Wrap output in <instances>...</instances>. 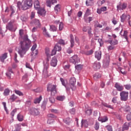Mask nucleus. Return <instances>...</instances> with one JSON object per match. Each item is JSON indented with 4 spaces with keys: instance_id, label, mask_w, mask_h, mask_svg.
Listing matches in <instances>:
<instances>
[{
    "instance_id": "obj_1",
    "label": "nucleus",
    "mask_w": 131,
    "mask_h": 131,
    "mask_svg": "<svg viewBox=\"0 0 131 131\" xmlns=\"http://www.w3.org/2000/svg\"><path fill=\"white\" fill-rule=\"evenodd\" d=\"M30 43L31 41L28 39V36L25 35L24 38V41L20 42V46L17 48L18 54H19L20 58H23L28 50L30 49Z\"/></svg>"
},
{
    "instance_id": "obj_2",
    "label": "nucleus",
    "mask_w": 131,
    "mask_h": 131,
    "mask_svg": "<svg viewBox=\"0 0 131 131\" xmlns=\"http://www.w3.org/2000/svg\"><path fill=\"white\" fill-rule=\"evenodd\" d=\"M32 0H23L22 3L21 2L17 3V7L18 9L25 11L30 9L32 7Z\"/></svg>"
},
{
    "instance_id": "obj_3",
    "label": "nucleus",
    "mask_w": 131,
    "mask_h": 131,
    "mask_svg": "<svg viewBox=\"0 0 131 131\" xmlns=\"http://www.w3.org/2000/svg\"><path fill=\"white\" fill-rule=\"evenodd\" d=\"M47 92H51V96H55L57 94V85L49 84L47 85Z\"/></svg>"
},
{
    "instance_id": "obj_4",
    "label": "nucleus",
    "mask_w": 131,
    "mask_h": 131,
    "mask_svg": "<svg viewBox=\"0 0 131 131\" xmlns=\"http://www.w3.org/2000/svg\"><path fill=\"white\" fill-rule=\"evenodd\" d=\"M70 62L75 65L80 62V59L77 55H75L70 58Z\"/></svg>"
},
{
    "instance_id": "obj_5",
    "label": "nucleus",
    "mask_w": 131,
    "mask_h": 131,
    "mask_svg": "<svg viewBox=\"0 0 131 131\" xmlns=\"http://www.w3.org/2000/svg\"><path fill=\"white\" fill-rule=\"evenodd\" d=\"M120 96L121 101H127L128 99V92L122 91L120 93Z\"/></svg>"
},
{
    "instance_id": "obj_6",
    "label": "nucleus",
    "mask_w": 131,
    "mask_h": 131,
    "mask_svg": "<svg viewBox=\"0 0 131 131\" xmlns=\"http://www.w3.org/2000/svg\"><path fill=\"white\" fill-rule=\"evenodd\" d=\"M48 68H49V63H46L44 65V69L43 70V76L45 78H47L50 76V74H49V72H48Z\"/></svg>"
},
{
    "instance_id": "obj_7",
    "label": "nucleus",
    "mask_w": 131,
    "mask_h": 131,
    "mask_svg": "<svg viewBox=\"0 0 131 131\" xmlns=\"http://www.w3.org/2000/svg\"><path fill=\"white\" fill-rule=\"evenodd\" d=\"M30 112L32 115L37 116V115H39L40 112H39V108H35V107L31 108Z\"/></svg>"
},
{
    "instance_id": "obj_8",
    "label": "nucleus",
    "mask_w": 131,
    "mask_h": 131,
    "mask_svg": "<svg viewBox=\"0 0 131 131\" xmlns=\"http://www.w3.org/2000/svg\"><path fill=\"white\" fill-rule=\"evenodd\" d=\"M126 7H127V4L126 3H119V5L117 6V11H119V10H125V9H126Z\"/></svg>"
},
{
    "instance_id": "obj_9",
    "label": "nucleus",
    "mask_w": 131,
    "mask_h": 131,
    "mask_svg": "<svg viewBox=\"0 0 131 131\" xmlns=\"http://www.w3.org/2000/svg\"><path fill=\"white\" fill-rule=\"evenodd\" d=\"M31 24H34L36 27H38V28H40L41 27V25L40 24V21L38 19H34L31 22Z\"/></svg>"
},
{
    "instance_id": "obj_10",
    "label": "nucleus",
    "mask_w": 131,
    "mask_h": 131,
    "mask_svg": "<svg viewBox=\"0 0 131 131\" xmlns=\"http://www.w3.org/2000/svg\"><path fill=\"white\" fill-rule=\"evenodd\" d=\"M126 18L128 19H130V15H126L125 13H123L121 16V22L122 23H124L125 22V20H126Z\"/></svg>"
},
{
    "instance_id": "obj_11",
    "label": "nucleus",
    "mask_w": 131,
    "mask_h": 131,
    "mask_svg": "<svg viewBox=\"0 0 131 131\" xmlns=\"http://www.w3.org/2000/svg\"><path fill=\"white\" fill-rule=\"evenodd\" d=\"M115 88L117 89L118 92H122V91H123V86L121 84H120L118 82H116L115 84Z\"/></svg>"
},
{
    "instance_id": "obj_12",
    "label": "nucleus",
    "mask_w": 131,
    "mask_h": 131,
    "mask_svg": "<svg viewBox=\"0 0 131 131\" xmlns=\"http://www.w3.org/2000/svg\"><path fill=\"white\" fill-rule=\"evenodd\" d=\"M122 32V29L120 31V34L122 37H124V38H125L126 41L128 42V37H127V34L128 33V32H127V31H124L123 34H121Z\"/></svg>"
},
{
    "instance_id": "obj_13",
    "label": "nucleus",
    "mask_w": 131,
    "mask_h": 131,
    "mask_svg": "<svg viewBox=\"0 0 131 131\" xmlns=\"http://www.w3.org/2000/svg\"><path fill=\"white\" fill-rule=\"evenodd\" d=\"M57 63H58L57 58L56 57H53L50 62L51 65L53 67H56L57 66Z\"/></svg>"
},
{
    "instance_id": "obj_14",
    "label": "nucleus",
    "mask_w": 131,
    "mask_h": 131,
    "mask_svg": "<svg viewBox=\"0 0 131 131\" xmlns=\"http://www.w3.org/2000/svg\"><path fill=\"white\" fill-rule=\"evenodd\" d=\"M95 57L98 61L101 60V58L102 57V52L100 51H97L95 52Z\"/></svg>"
},
{
    "instance_id": "obj_15",
    "label": "nucleus",
    "mask_w": 131,
    "mask_h": 131,
    "mask_svg": "<svg viewBox=\"0 0 131 131\" xmlns=\"http://www.w3.org/2000/svg\"><path fill=\"white\" fill-rule=\"evenodd\" d=\"M129 125H131V122L127 123L125 122L122 127L123 130H127L129 127Z\"/></svg>"
},
{
    "instance_id": "obj_16",
    "label": "nucleus",
    "mask_w": 131,
    "mask_h": 131,
    "mask_svg": "<svg viewBox=\"0 0 131 131\" xmlns=\"http://www.w3.org/2000/svg\"><path fill=\"white\" fill-rule=\"evenodd\" d=\"M37 13L38 14H39V15H40L41 16H46V13H47V11H46V10H45V9L40 8L38 10Z\"/></svg>"
},
{
    "instance_id": "obj_17",
    "label": "nucleus",
    "mask_w": 131,
    "mask_h": 131,
    "mask_svg": "<svg viewBox=\"0 0 131 131\" xmlns=\"http://www.w3.org/2000/svg\"><path fill=\"white\" fill-rule=\"evenodd\" d=\"M94 53V50H91L89 51H82V54L83 55H86V56H91Z\"/></svg>"
},
{
    "instance_id": "obj_18",
    "label": "nucleus",
    "mask_w": 131,
    "mask_h": 131,
    "mask_svg": "<svg viewBox=\"0 0 131 131\" xmlns=\"http://www.w3.org/2000/svg\"><path fill=\"white\" fill-rule=\"evenodd\" d=\"M106 11H107V7H101L100 9L98 8L97 13V14H99L100 15V14H102V12H105Z\"/></svg>"
},
{
    "instance_id": "obj_19",
    "label": "nucleus",
    "mask_w": 131,
    "mask_h": 131,
    "mask_svg": "<svg viewBox=\"0 0 131 131\" xmlns=\"http://www.w3.org/2000/svg\"><path fill=\"white\" fill-rule=\"evenodd\" d=\"M81 126H84V127L88 128V127H89V123L88 122V120H81Z\"/></svg>"
},
{
    "instance_id": "obj_20",
    "label": "nucleus",
    "mask_w": 131,
    "mask_h": 131,
    "mask_svg": "<svg viewBox=\"0 0 131 131\" xmlns=\"http://www.w3.org/2000/svg\"><path fill=\"white\" fill-rule=\"evenodd\" d=\"M93 68L95 70H98L101 68V63L100 62H94L93 64Z\"/></svg>"
},
{
    "instance_id": "obj_21",
    "label": "nucleus",
    "mask_w": 131,
    "mask_h": 131,
    "mask_svg": "<svg viewBox=\"0 0 131 131\" xmlns=\"http://www.w3.org/2000/svg\"><path fill=\"white\" fill-rule=\"evenodd\" d=\"M7 58H8V53H5L3 54L1 56H0V60L1 62H3L4 63V62H5V60H6Z\"/></svg>"
},
{
    "instance_id": "obj_22",
    "label": "nucleus",
    "mask_w": 131,
    "mask_h": 131,
    "mask_svg": "<svg viewBox=\"0 0 131 131\" xmlns=\"http://www.w3.org/2000/svg\"><path fill=\"white\" fill-rule=\"evenodd\" d=\"M6 28L10 31H12V30H13V28H14L13 23H12V21L9 22L6 26Z\"/></svg>"
},
{
    "instance_id": "obj_23",
    "label": "nucleus",
    "mask_w": 131,
    "mask_h": 131,
    "mask_svg": "<svg viewBox=\"0 0 131 131\" xmlns=\"http://www.w3.org/2000/svg\"><path fill=\"white\" fill-rule=\"evenodd\" d=\"M69 82L70 84H71L72 86H74V85H75V83H76V79H75L74 77H72L70 79Z\"/></svg>"
},
{
    "instance_id": "obj_24",
    "label": "nucleus",
    "mask_w": 131,
    "mask_h": 131,
    "mask_svg": "<svg viewBox=\"0 0 131 131\" xmlns=\"http://www.w3.org/2000/svg\"><path fill=\"white\" fill-rule=\"evenodd\" d=\"M107 42L108 43H110V45H112V46H116V45L118 44V40L116 39L108 40Z\"/></svg>"
},
{
    "instance_id": "obj_25",
    "label": "nucleus",
    "mask_w": 131,
    "mask_h": 131,
    "mask_svg": "<svg viewBox=\"0 0 131 131\" xmlns=\"http://www.w3.org/2000/svg\"><path fill=\"white\" fill-rule=\"evenodd\" d=\"M54 50H56L57 52H60V51H62V47H61V45L60 44L57 43L54 46Z\"/></svg>"
},
{
    "instance_id": "obj_26",
    "label": "nucleus",
    "mask_w": 131,
    "mask_h": 131,
    "mask_svg": "<svg viewBox=\"0 0 131 131\" xmlns=\"http://www.w3.org/2000/svg\"><path fill=\"white\" fill-rule=\"evenodd\" d=\"M70 37L71 41V48H73L74 47V38L73 37V35L71 34Z\"/></svg>"
},
{
    "instance_id": "obj_27",
    "label": "nucleus",
    "mask_w": 131,
    "mask_h": 131,
    "mask_svg": "<svg viewBox=\"0 0 131 131\" xmlns=\"http://www.w3.org/2000/svg\"><path fill=\"white\" fill-rule=\"evenodd\" d=\"M17 118L18 121H23V120H24V116H23L20 113L18 114Z\"/></svg>"
},
{
    "instance_id": "obj_28",
    "label": "nucleus",
    "mask_w": 131,
    "mask_h": 131,
    "mask_svg": "<svg viewBox=\"0 0 131 131\" xmlns=\"http://www.w3.org/2000/svg\"><path fill=\"white\" fill-rule=\"evenodd\" d=\"M98 120L101 122H106L108 121V117L107 116H104L102 118H99Z\"/></svg>"
},
{
    "instance_id": "obj_29",
    "label": "nucleus",
    "mask_w": 131,
    "mask_h": 131,
    "mask_svg": "<svg viewBox=\"0 0 131 131\" xmlns=\"http://www.w3.org/2000/svg\"><path fill=\"white\" fill-rule=\"evenodd\" d=\"M101 75L99 73H96L94 75V79L95 80H98L99 78H101Z\"/></svg>"
},
{
    "instance_id": "obj_30",
    "label": "nucleus",
    "mask_w": 131,
    "mask_h": 131,
    "mask_svg": "<svg viewBox=\"0 0 131 131\" xmlns=\"http://www.w3.org/2000/svg\"><path fill=\"white\" fill-rule=\"evenodd\" d=\"M34 6L36 10H37V9H39V2L38 0H35Z\"/></svg>"
},
{
    "instance_id": "obj_31",
    "label": "nucleus",
    "mask_w": 131,
    "mask_h": 131,
    "mask_svg": "<svg viewBox=\"0 0 131 131\" xmlns=\"http://www.w3.org/2000/svg\"><path fill=\"white\" fill-rule=\"evenodd\" d=\"M93 2H94V0H86L85 2L86 6L87 7L93 6V5H94V3H93Z\"/></svg>"
},
{
    "instance_id": "obj_32",
    "label": "nucleus",
    "mask_w": 131,
    "mask_h": 131,
    "mask_svg": "<svg viewBox=\"0 0 131 131\" xmlns=\"http://www.w3.org/2000/svg\"><path fill=\"white\" fill-rule=\"evenodd\" d=\"M56 100L58 101H64L65 100V96L64 95H59L56 97Z\"/></svg>"
},
{
    "instance_id": "obj_33",
    "label": "nucleus",
    "mask_w": 131,
    "mask_h": 131,
    "mask_svg": "<svg viewBox=\"0 0 131 131\" xmlns=\"http://www.w3.org/2000/svg\"><path fill=\"white\" fill-rule=\"evenodd\" d=\"M42 99V97H41V96H40L39 98H36L34 100V103L35 104H39V103H40V101H41Z\"/></svg>"
},
{
    "instance_id": "obj_34",
    "label": "nucleus",
    "mask_w": 131,
    "mask_h": 131,
    "mask_svg": "<svg viewBox=\"0 0 131 131\" xmlns=\"http://www.w3.org/2000/svg\"><path fill=\"white\" fill-rule=\"evenodd\" d=\"M18 97H17L16 95H15V94H13L12 95H11L10 97V100H11V101L12 102H14L16 100V99H17Z\"/></svg>"
},
{
    "instance_id": "obj_35",
    "label": "nucleus",
    "mask_w": 131,
    "mask_h": 131,
    "mask_svg": "<svg viewBox=\"0 0 131 131\" xmlns=\"http://www.w3.org/2000/svg\"><path fill=\"white\" fill-rule=\"evenodd\" d=\"M61 8V5L60 4L56 5L54 7V10L56 13H58L59 11H60V9Z\"/></svg>"
},
{
    "instance_id": "obj_36",
    "label": "nucleus",
    "mask_w": 131,
    "mask_h": 131,
    "mask_svg": "<svg viewBox=\"0 0 131 131\" xmlns=\"http://www.w3.org/2000/svg\"><path fill=\"white\" fill-rule=\"evenodd\" d=\"M20 19L23 22H26V21L28 20V17H27V16H25V15H22L20 17Z\"/></svg>"
},
{
    "instance_id": "obj_37",
    "label": "nucleus",
    "mask_w": 131,
    "mask_h": 131,
    "mask_svg": "<svg viewBox=\"0 0 131 131\" xmlns=\"http://www.w3.org/2000/svg\"><path fill=\"white\" fill-rule=\"evenodd\" d=\"M32 91L35 92V93H41L42 92V89L38 88L36 89H33Z\"/></svg>"
},
{
    "instance_id": "obj_38",
    "label": "nucleus",
    "mask_w": 131,
    "mask_h": 131,
    "mask_svg": "<svg viewBox=\"0 0 131 131\" xmlns=\"http://www.w3.org/2000/svg\"><path fill=\"white\" fill-rule=\"evenodd\" d=\"M123 110L125 112H129V111H130V107L128 105H125Z\"/></svg>"
},
{
    "instance_id": "obj_39",
    "label": "nucleus",
    "mask_w": 131,
    "mask_h": 131,
    "mask_svg": "<svg viewBox=\"0 0 131 131\" xmlns=\"http://www.w3.org/2000/svg\"><path fill=\"white\" fill-rule=\"evenodd\" d=\"M50 31H57V27L54 26V25H51L50 26Z\"/></svg>"
},
{
    "instance_id": "obj_40",
    "label": "nucleus",
    "mask_w": 131,
    "mask_h": 131,
    "mask_svg": "<svg viewBox=\"0 0 131 131\" xmlns=\"http://www.w3.org/2000/svg\"><path fill=\"white\" fill-rule=\"evenodd\" d=\"M43 34L45 35V36H47V37H50V34L47 32V29H46V28H45L44 30H43Z\"/></svg>"
},
{
    "instance_id": "obj_41",
    "label": "nucleus",
    "mask_w": 131,
    "mask_h": 131,
    "mask_svg": "<svg viewBox=\"0 0 131 131\" xmlns=\"http://www.w3.org/2000/svg\"><path fill=\"white\" fill-rule=\"evenodd\" d=\"M3 94L4 96H9L10 95V90L9 89H6Z\"/></svg>"
},
{
    "instance_id": "obj_42",
    "label": "nucleus",
    "mask_w": 131,
    "mask_h": 131,
    "mask_svg": "<svg viewBox=\"0 0 131 131\" xmlns=\"http://www.w3.org/2000/svg\"><path fill=\"white\" fill-rule=\"evenodd\" d=\"M76 70H78V71H79V70H81L82 69V65L81 64H77L75 66Z\"/></svg>"
},
{
    "instance_id": "obj_43",
    "label": "nucleus",
    "mask_w": 131,
    "mask_h": 131,
    "mask_svg": "<svg viewBox=\"0 0 131 131\" xmlns=\"http://www.w3.org/2000/svg\"><path fill=\"white\" fill-rule=\"evenodd\" d=\"M47 116L49 118H54V119H56V118H57V116H56L53 114H48Z\"/></svg>"
},
{
    "instance_id": "obj_44",
    "label": "nucleus",
    "mask_w": 131,
    "mask_h": 131,
    "mask_svg": "<svg viewBox=\"0 0 131 131\" xmlns=\"http://www.w3.org/2000/svg\"><path fill=\"white\" fill-rule=\"evenodd\" d=\"M50 112H51L52 113H54L55 114H58L59 113V110H55V109H50L49 110Z\"/></svg>"
},
{
    "instance_id": "obj_45",
    "label": "nucleus",
    "mask_w": 131,
    "mask_h": 131,
    "mask_svg": "<svg viewBox=\"0 0 131 131\" xmlns=\"http://www.w3.org/2000/svg\"><path fill=\"white\" fill-rule=\"evenodd\" d=\"M94 128L96 129V130H98L99 128H100V123L98 122H96L95 126H94Z\"/></svg>"
},
{
    "instance_id": "obj_46",
    "label": "nucleus",
    "mask_w": 131,
    "mask_h": 131,
    "mask_svg": "<svg viewBox=\"0 0 131 131\" xmlns=\"http://www.w3.org/2000/svg\"><path fill=\"white\" fill-rule=\"evenodd\" d=\"M57 43L60 45V46L61 45H62V46H65V45H66V43H65V41H64V40L63 39L59 40Z\"/></svg>"
},
{
    "instance_id": "obj_47",
    "label": "nucleus",
    "mask_w": 131,
    "mask_h": 131,
    "mask_svg": "<svg viewBox=\"0 0 131 131\" xmlns=\"http://www.w3.org/2000/svg\"><path fill=\"white\" fill-rule=\"evenodd\" d=\"M14 93H15L16 95H18V96H24L23 93L19 90H15Z\"/></svg>"
},
{
    "instance_id": "obj_48",
    "label": "nucleus",
    "mask_w": 131,
    "mask_h": 131,
    "mask_svg": "<svg viewBox=\"0 0 131 131\" xmlns=\"http://www.w3.org/2000/svg\"><path fill=\"white\" fill-rule=\"evenodd\" d=\"M92 113H93V111H92V110H88L85 111V115H88L89 116L92 115Z\"/></svg>"
},
{
    "instance_id": "obj_49",
    "label": "nucleus",
    "mask_w": 131,
    "mask_h": 131,
    "mask_svg": "<svg viewBox=\"0 0 131 131\" xmlns=\"http://www.w3.org/2000/svg\"><path fill=\"white\" fill-rule=\"evenodd\" d=\"M64 121L66 124H69L71 121V119H70V118H67L64 120Z\"/></svg>"
},
{
    "instance_id": "obj_50",
    "label": "nucleus",
    "mask_w": 131,
    "mask_h": 131,
    "mask_svg": "<svg viewBox=\"0 0 131 131\" xmlns=\"http://www.w3.org/2000/svg\"><path fill=\"white\" fill-rule=\"evenodd\" d=\"M90 15H91V9L88 8L85 13L84 16L88 17V16H90Z\"/></svg>"
},
{
    "instance_id": "obj_51",
    "label": "nucleus",
    "mask_w": 131,
    "mask_h": 131,
    "mask_svg": "<svg viewBox=\"0 0 131 131\" xmlns=\"http://www.w3.org/2000/svg\"><path fill=\"white\" fill-rule=\"evenodd\" d=\"M12 73L10 72H7L6 73V75L7 77V78H8V79H11V77H12V74H11Z\"/></svg>"
},
{
    "instance_id": "obj_52",
    "label": "nucleus",
    "mask_w": 131,
    "mask_h": 131,
    "mask_svg": "<svg viewBox=\"0 0 131 131\" xmlns=\"http://www.w3.org/2000/svg\"><path fill=\"white\" fill-rule=\"evenodd\" d=\"M105 128H106L108 131H113V128H112V126L111 125H108L106 126Z\"/></svg>"
},
{
    "instance_id": "obj_53",
    "label": "nucleus",
    "mask_w": 131,
    "mask_h": 131,
    "mask_svg": "<svg viewBox=\"0 0 131 131\" xmlns=\"http://www.w3.org/2000/svg\"><path fill=\"white\" fill-rule=\"evenodd\" d=\"M126 119L128 121H130L131 120V112L128 113L126 116Z\"/></svg>"
},
{
    "instance_id": "obj_54",
    "label": "nucleus",
    "mask_w": 131,
    "mask_h": 131,
    "mask_svg": "<svg viewBox=\"0 0 131 131\" xmlns=\"http://www.w3.org/2000/svg\"><path fill=\"white\" fill-rule=\"evenodd\" d=\"M116 116L117 119H119V120H120V121L122 120V118L121 117V115H119V114H117L116 115Z\"/></svg>"
},
{
    "instance_id": "obj_55",
    "label": "nucleus",
    "mask_w": 131,
    "mask_h": 131,
    "mask_svg": "<svg viewBox=\"0 0 131 131\" xmlns=\"http://www.w3.org/2000/svg\"><path fill=\"white\" fill-rule=\"evenodd\" d=\"M54 123V119H49L47 121V123L48 124H52V123Z\"/></svg>"
},
{
    "instance_id": "obj_56",
    "label": "nucleus",
    "mask_w": 131,
    "mask_h": 131,
    "mask_svg": "<svg viewBox=\"0 0 131 131\" xmlns=\"http://www.w3.org/2000/svg\"><path fill=\"white\" fill-rule=\"evenodd\" d=\"M57 52H58L55 48H54L53 50H52V52H51V56H54V55H56Z\"/></svg>"
},
{
    "instance_id": "obj_57",
    "label": "nucleus",
    "mask_w": 131,
    "mask_h": 131,
    "mask_svg": "<svg viewBox=\"0 0 131 131\" xmlns=\"http://www.w3.org/2000/svg\"><path fill=\"white\" fill-rule=\"evenodd\" d=\"M49 101L50 103H52V104L55 102V98L53 97L49 98Z\"/></svg>"
},
{
    "instance_id": "obj_58",
    "label": "nucleus",
    "mask_w": 131,
    "mask_h": 131,
    "mask_svg": "<svg viewBox=\"0 0 131 131\" xmlns=\"http://www.w3.org/2000/svg\"><path fill=\"white\" fill-rule=\"evenodd\" d=\"M46 4H47V7H49V8H51V5L52 4V2L51 1V0H48L46 2Z\"/></svg>"
},
{
    "instance_id": "obj_59",
    "label": "nucleus",
    "mask_w": 131,
    "mask_h": 131,
    "mask_svg": "<svg viewBox=\"0 0 131 131\" xmlns=\"http://www.w3.org/2000/svg\"><path fill=\"white\" fill-rule=\"evenodd\" d=\"M120 71L122 73V74H123L124 75H125V74H126V71H123V69H122V68H120Z\"/></svg>"
},
{
    "instance_id": "obj_60",
    "label": "nucleus",
    "mask_w": 131,
    "mask_h": 131,
    "mask_svg": "<svg viewBox=\"0 0 131 131\" xmlns=\"http://www.w3.org/2000/svg\"><path fill=\"white\" fill-rule=\"evenodd\" d=\"M16 112H17V110L16 109H14L13 110L11 113V116L14 117V115H15V114L16 113Z\"/></svg>"
},
{
    "instance_id": "obj_61",
    "label": "nucleus",
    "mask_w": 131,
    "mask_h": 131,
    "mask_svg": "<svg viewBox=\"0 0 131 131\" xmlns=\"http://www.w3.org/2000/svg\"><path fill=\"white\" fill-rule=\"evenodd\" d=\"M75 108H72L70 110V113H71V114H75Z\"/></svg>"
},
{
    "instance_id": "obj_62",
    "label": "nucleus",
    "mask_w": 131,
    "mask_h": 131,
    "mask_svg": "<svg viewBox=\"0 0 131 131\" xmlns=\"http://www.w3.org/2000/svg\"><path fill=\"white\" fill-rule=\"evenodd\" d=\"M125 88L126 89V90H130L131 88V85L130 84H126L125 85Z\"/></svg>"
},
{
    "instance_id": "obj_63",
    "label": "nucleus",
    "mask_w": 131,
    "mask_h": 131,
    "mask_svg": "<svg viewBox=\"0 0 131 131\" xmlns=\"http://www.w3.org/2000/svg\"><path fill=\"white\" fill-rule=\"evenodd\" d=\"M67 53H68V54H71L73 53V51H72V50L71 49V48H69L67 50Z\"/></svg>"
},
{
    "instance_id": "obj_64",
    "label": "nucleus",
    "mask_w": 131,
    "mask_h": 131,
    "mask_svg": "<svg viewBox=\"0 0 131 131\" xmlns=\"http://www.w3.org/2000/svg\"><path fill=\"white\" fill-rule=\"evenodd\" d=\"M59 30H63V23H60L59 24Z\"/></svg>"
}]
</instances>
